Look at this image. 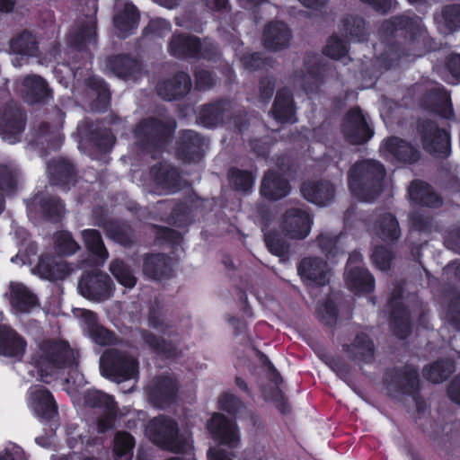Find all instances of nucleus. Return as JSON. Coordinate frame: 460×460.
<instances>
[{
    "label": "nucleus",
    "mask_w": 460,
    "mask_h": 460,
    "mask_svg": "<svg viewBox=\"0 0 460 460\" xmlns=\"http://www.w3.org/2000/svg\"><path fill=\"white\" fill-rule=\"evenodd\" d=\"M27 208L38 211L45 220L56 223L62 218L65 206L59 197L39 191L27 202Z\"/></svg>",
    "instance_id": "4468645a"
},
{
    "label": "nucleus",
    "mask_w": 460,
    "mask_h": 460,
    "mask_svg": "<svg viewBox=\"0 0 460 460\" xmlns=\"http://www.w3.org/2000/svg\"><path fill=\"white\" fill-rule=\"evenodd\" d=\"M385 383L391 396L412 394L419 387L418 372L411 367L393 369L385 374Z\"/></svg>",
    "instance_id": "9d476101"
},
{
    "label": "nucleus",
    "mask_w": 460,
    "mask_h": 460,
    "mask_svg": "<svg viewBox=\"0 0 460 460\" xmlns=\"http://www.w3.org/2000/svg\"><path fill=\"white\" fill-rule=\"evenodd\" d=\"M291 32L287 25L281 22L269 23L263 33V44L271 50H280L288 46Z\"/></svg>",
    "instance_id": "2f4dec72"
},
{
    "label": "nucleus",
    "mask_w": 460,
    "mask_h": 460,
    "mask_svg": "<svg viewBox=\"0 0 460 460\" xmlns=\"http://www.w3.org/2000/svg\"><path fill=\"white\" fill-rule=\"evenodd\" d=\"M68 48L76 51H85L98 41L97 22L94 20L84 21L71 30L66 37Z\"/></svg>",
    "instance_id": "a211bd4d"
},
{
    "label": "nucleus",
    "mask_w": 460,
    "mask_h": 460,
    "mask_svg": "<svg viewBox=\"0 0 460 460\" xmlns=\"http://www.w3.org/2000/svg\"><path fill=\"white\" fill-rule=\"evenodd\" d=\"M139 20L140 13L131 2H125L122 8L117 6L112 18L117 37L125 40L133 35L137 29Z\"/></svg>",
    "instance_id": "dca6fc26"
},
{
    "label": "nucleus",
    "mask_w": 460,
    "mask_h": 460,
    "mask_svg": "<svg viewBox=\"0 0 460 460\" xmlns=\"http://www.w3.org/2000/svg\"><path fill=\"white\" fill-rule=\"evenodd\" d=\"M230 181L236 190L243 192L248 191L253 184L252 175L246 171H241L238 169L231 170Z\"/></svg>",
    "instance_id": "052dcab7"
},
{
    "label": "nucleus",
    "mask_w": 460,
    "mask_h": 460,
    "mask_svg": "<svg viewBox=\"0 0 460 460\" xmlns=\"http://www.w3.org/2000/svg\"><path fill=\"white\" fill-rule=\"evenodd\" d=\"M345 32L351 38L360 41L367 33L366 24L362 18L358 16H348L343 20Z\"/></svg>",
    "instance_id": "6e6d98bb"
},
{
    "label": "nucleus",
    "mask_w": 460,
    "mask_h": 460,
    "mask_svg": "<svg viewBox=\"0 0 460 460\" xmlns=\"http://www.w3.org/2000/svg\"><path fill=\"white\" fill-rule=\"evenodd\" d=\"M373 234L386 242L397 240L401 235L397 219L390 213L381 215L373 227Z\"/></svg>",
    "instance_id": "37998d69"
},
{
    "label": "nucleus",
    "mask_w": 460,
    "mask_h": 460,
    "mask_svg": "<svg viewBox=\"0 0 460 460\" xmlns=\"http://www.w3.org/2000/svg\"><path fill=\"white\" fill-rule=\"evenodd\" d=\"M79 293L88 300L102 302L113 296L111 277L100 270L84 271L78 282Z\"/></svg>",
    "instance_id": "423d86ee"
},
{
    "label": "nucleus",
    "mask_w": 460,
    "mask_h": 460,
    "mask_svg": "<svg viewBox=\"0 0 460 460\" xmlns=\"http://www.w3.org/2000/svg\"><path fill=\"white\" fill-rule=\"evenodd\" d=\"M297 270L308 286H325L330 279L331 270L326 261L319 257L304 258Z\"/></svg>",
    "instance_id": "2eb2a0df"
},
{
    "label": "nucleus",
    "mask_w": 460,
    "mask_h": 460,
    "mask_svg": "<svg viewBox=\"0 0 460 460\" xmlns=\"http://www.w3.org/2000/svg\"><path fill=\"white\" fill-rule=\"evenodd\" d=\"M219 404L222 410L231 413L236 414L243 407L242 402L234 395L231 394H225L219 400Z\"/></svg>",
    "instance_id": "774afa93"
},
{
    "label": "nucleus",
    "mask_w": 460,
    "mask_h": 460,
    "mask_svg": "<svg viewBox=\"0 0 460 460\" xmlns=\"http://www.w3.org/2000/svg\"><path fill=\"white\" fill-rule=\"evenodd\" d=\"M150 176L162 190L168 193L178 191L182 185L177 170L167 164L154 165L150 170Z\"/></svg>",
    "instance_id": "a878e982"
},
{
    "label": "nucleus",
    "mask_w": 460,
    "mask_h": 460,
    "mask_svg": "<svg viewBox=\"0 0 460 460\" xmlns=\"http://www.w3.org/2000/svg\"><path fill=\"white\" fill-rule=\"evenodd\" d=\"M438 96V102L436 104V111L446 119L451 118L453 115V109L451 106L449 94L444 90H439Z\"/></svg>",
    "instance_id": "338daca9"
},
{
    "label": "nucleus",
    "mask_w": 460,
    "mask_h": 460,
    "mask_svg": "<svg viewBox=\"0 0 460 460\" xmlns=\"http://www.w3.org/2000/svg\"><path fill=\"white\" fill-rule=\"evenodd\" d=\"M150 439L160 447L172 453L186 452L189 440L179 435L177 423L165 417L155 418L149 424Z\"/></svg>",
    "instance_id": "39448f33"
},
{
    "label": "nucleus",
    "mask_w": 460,
    "mask_h": 460,
    "mask_svg": "<svg viewBox=\"0 0 460 460\" xmlns=\"http://www.w3.org/2000/svg\"><path fill=\"white\" fill-rule=\"evenodd\" d=\"M100 226L107 238L125 248L132 247L136 242L134 229L124 220L116 218L114 222H107Z\"/></svg>",
    "instance_id": "b1692460"
},
{
    "label": "nucleus",
    "mask_w": 460,
    "mask_h": 460,
    "mask_svg": "<svg viewBox=\"0 0 460 460\" xmlns=\"http://www.w3.org/2000/svg\"><path fill=\"white\" fill-rule=\"evenodd\" d=\"M204 151L203 139L192 130H186L182 132L180 139V155L189 160H199L202 156Z\"/></svg>",
    "instance_id": "4c0bfd02"
},
{
    "label": "nucleus",
    "mask_w": 460,
    "mask_h": 460,
    "mask_svg": "<svg viewBox=\"0 0 460 460\" xmlns=\"http://www.w3.org/2000/svg\"><path fill=\"white\" fill-rule=\"evenodd\" d=\"M374 344L364 333L358 334L348 347V352L355 359L369 362L374 357Z\"/></svg>",
    "instance_id": "c03bdc74"
},
{
    "label": "nucleus",
    "mask_w": 460,
    "mask_h": 460,
    "mask_svg": "<svg viewBox=\"0 0 460 460\" xmlns=\"http://www.w3.org/2000/svg\"><path fill=\"white\" fill-rule=\"evenodd\" d=\"M344 280L348 288L355 293L370 292L375 286L373 277L361 265L347 266Z\"/></svg>",
    "instance_id": "cd10ccee"
},
{
    "label": "nucleus",
    "mask_w": 460,
    "mask_h": 460,
    "mask_svg": "<svg viewBox=\"0 0 460 460\" xmlns=\"http://www.w3.org/2000/svg\"><path fill=\"white\" fill-rule=\"evenodd\" d=\"M452 371L453 367L450 361L439 360L425 367L423 376L432 383L438 384L447 378Z\"/></svg>",
    "instance_id": "3c124183"
},
{
    "label": "nucleus",
    "mask_w": 460,
    "mask_h": 460,
    "mask_svg": "<svg viewBox=\"0 0 460 460\" xmlns=\"http://www.w3.org/2000/svg\"><path fill=\"white\" fill-rule=\"evenodd\" d=\"M52 114L55 116L54 124L48 121H42L37 129V136L49 143L48 146L52 150H58L62 143L59 130L63 127L66 113L58 106L52 110Z\"/></svg>",
    "instance_id": "393cba45"
},
{
    "label": "nucleus",
    "mask_w": 460,
    "mask_h": 460,
    "mask_svg": "<svg viewBox=\"0 0 460 460\" xmlns=\"http://www.w3.org/2000/svg\"><path fill=\"white\" fill-rule=\"evenodd\" d=\"M27 342L11 327L0 326V353L8 358L21 360L25 354Z\"/></svg>",
    "instance_id": "5701e85b"
},
{
    "label": "nucleus",
    "mask_w": 460,
    "mask_h": 460,
    "mask_svg": "<svg viewBox=\"0 0 460 460\" xmlns=\"http://www.w3.org/2000/svg\"><path fill=\"white\" fill-rule=\"evenodd\" d=\"M383 155L388 159L414 163L419 160L420 153L406 141L393 137L385 139L380 148Z\"/></svg>",
    "instance_id": "4be33fe9"
},
{
    "label": "nucleus",
    "mask_w": 460,
    "mask_h": 460,
    "mask_svg": "<svg viewBox=\"0 0 460 460\" xmlns=\"http://www.w3.org/2000/svg\"><path fill=\"white\" fill-rule=\"evenodd\" d=\"M223 108L220 104L202 106L199 111V121L207 128H214L223 119Z\"/></svg>",
    "instance_id": "864d4df0"
},
{
    "label": "nucleus",
    "mask_w": 460,
    "mask_h": 460,
    "mask_svg": "<svg viewBox=\"0 0 460 460\" xmlns=\"http://www.w3.org/2000/svg\"><path fill=\"white\" fill-rule=\"evenodd\" d=\"M373 261L380 270H387L391 267L393 254L384 246H377L372 255Z\"/></svg>",
    "instance_id": "e2e57ef3"
},
{
    "label": "nucleus",
    "mask_w": 460,
    "mask_h": 460,
    "mask_svg": "<svg viewBox=\"0 0 460 460\" xmlns=\"http://www.w3.org/2000/svg\"><path fill=\"white\" fill-rule=\"evenodd\" d=\"M313 224L314 221L309 212L296 207L284 212L279 226L288 238L303 240L309 235Z\"/></svg>",
    "instance_id": "0eeeda50"
},
{
    "label": "nucleus",
    "mask_w": 460,
    "mask_h": 460,
    "mask_svg": "<svg viewBox=\"0 0 460 460\" xmlns=\"http://www.w3.org/2000/svg\"><path fill=\"white\" fill-rule=\"evenodd\" d=\"M10 305L17 313H29L38 305V297L24 285L17 283L10 287Z\"/></svg>",
    "instance_id": "f704fd0d"
},
{
    "label": "nucleus",
    "mask_w": 460,
    "mask_h": 460,
    "mask_svg": "<svg viewBox=\"0 0 460 460\" xmlns=\"http://www.w3.org/2000/svg\"><path fill=\"white\" fill-rule=\"evenodd\" d=\"M86 86L93 95L91 109L96 112H104L111 105V93L106 81L93 75L86 80Z\"/></svg>",
    "instance_id": "c756f323"
},
{
    "label": "nucleus",
    "mask_w": 460,
    "mask_h": 460,
    "mask_svg": "<svg viewBox=\"0 0 460 460\" xmlns=\"http://www.w3.org/2000/svg\"><path fill=\"white\" fill-rule=\"evenodd\" d=\"M385 175L383 165L374 160L357 163L349 173V188L354 196L363 201H371L381 191V181Z\"/></svg>",
    "instance_id": "7ed1b4c3"
},
{
    "label": "nucleus",
    "mask_w": 460,
    "mask_h": 460,
    "mask_svg": "<svg viewBox=\"0 0 460 460\" xmlns=\"http://www.w3.org/2000/svg\"><path fill=\"white\" fill-rule=\"evenodd\" d=\"M342 130L345 137L352 144L365 143L372 137L371 129L358 109H353L347 114Z\"/></svg>",
    "instance_id": "aec40b11"
},
{
    "label": "nucleus",
    "mask_w": 460,
    "mask_h": 460,
    "mask_svg": "<svg viewBox=\"0 0 460 460\" xmlns=\"http://www.w3.org/2000/svg\"><path fill=\"white\" fill-rule=\"evenodd\" d=\"M146 275L157 281L172 275V260L163 254H155L146 259Z\"/></svg>",
    "instance_id": "58836bf2"
},
{
    "label": "nucleus",
    "mask_w": 460,
    "mask_h": 460,
    "mask_svg": "<svg viewBox=\"0 0 460 460\" xmlns=\"http://www.w3.org/2000/svg\"><path fill=\"white\" fill-rule=\"evenodd\" d=\"M85 406L114 413L117 403L114 397L99 390H89L84 395Z\"/></svg>",
    "instance_id": "49530a36"
},
{
    "label": "nucleus",
    "mask_w": 460,
    "mask_h": 460,
    "mask_svg": "<svg viewBox=\"0 0 460 460\" xmlns=\"http://www.w3.org/2000/svg\"><path fill=\"white\" fill-rule=\"evenodd\" d=\"M265 242L270 252L279 257H285L289 251V243L277 233L265 235Z\"/></svg>",
    "instance_id": "4d7b16f0"
},
{
    "label": "nucleus",
    "mask_w": 460,
    "mask_h": 460,
    "mask_svg": "<svg viewBox=\"0 0 460 460\" xmlns=\"http://www.w3.org/2000/svg\"><path fill=\"white\" fill-rule=\"evenodd\" d=\"M20 172L18 169L0 164V191L5 195H13L18 190Z\"/></svg>",
    "instance_id": "8fccbe9b"
},
{
    "label": "nucleus",
    "mask_w": 460,
    "mask_h": 460,
    "mask_svg": "<svg viewBox=\"0 0 460 460\" xmlns=\"http://www.w3.org/2000/svg\"><path fill=\"white\" fill-rule=\"evenodd\" d=\"M26 115L13 101L0 104V135L13 143L23 132Z\"/></svg>",
    "instance_id": "6e6552de"
},
{
    "label": "nucleus",
    "mask_w": 460,
    "mask_h": 460,
    "mask_svg": "<svg viewBox=\"0 0 460 460\" xmlns=\"http://www.w3.org/2000/svg\"><path fill=\"white\" fill-rule=\"evenodd\" d=\"M100 372L104 378L120 384L137 376L138 362L127 351L110 348L100 358Z\"/></svg>",
    "instance_id": "20e7f679"
},
{
    "label": "nucleus",
    "mask_w": 460,
    "mask_h": 460,
    "mask_svg": "<svg viewBox=\"0 0 460 460\" xmlns=\"http://www.w3.org/2000/svg\"><path fill=\"white\" fill-rule=\"evenodd\" d=\"M289 191L288 181L274 171H269L262 181L261 192L269 199L277 200L284 198Z\"/></svg>",
    "instance_id": "c9c22d12"
},
{
    "label": "nucleus",
    "mask_w": 460,
    "mask_h": 460,
    "mask_svg": "<svg viewBox=\"0 0 460 460\" xmlns=\"http://www.w3.org/2000/svg\"><path fill=\"white\" fill-rule=\"evenodd\" d=\"M110 271L118 283L126 288H132L137 284V278L129 265L121 259H115L110 264Z\"/></svg>",
    "instance_id": "de8ad7c7"
},
{
    "label": "nucleus",
    "mask_w": 460,
    "mask_h": 460,
    "mask_svg": "<svg viewBox=\"0 0 460 460\" xmlns=\"http://www.w3.org/2000/svg\"><path fill=\"white\" fill-rule=\"evenodd\" d=\"M128 121L114 112L102 119L85 118L78 125L86 146L95 155L111 153L117 141L116 135L123 137L128 134Z\"/></svg>",
    "instance_id": "f257e3e1"
},
{
    "label": "nucleus",
    "mask_w": 460,
    "mask_h": 460,
    "mask_svg": "<svg viewBox=\"0 0 460 460\" xmlns=\"http://www.w3.org/2000/svg\"><path fill=\"white\" fill-rule=\"evenodd\" d=\"M318 316L325 324L332 325L336 322V307L332 301L321 304L317 309Z\"/></svg>",
    "instance_id": "69168bd1"
},
{
    "label": "nucleus",
    "mask_w": 460,
    "mask_h": 460,
    "mask_svg": "<svg viewBox=\"0 0 460 460\" xmlns=\"http://www.w3.org/2000/svg\"><path fill=\"white\" fill-rule=\"evenodd\" d=\"M9 47L13 53L32 57L38 50V42L31 32L24 31L10 40Z\"/></svg>",
    "instance_id": "a18cd8bd"
},
{
    "label": "nucleus",
    "mask_w": 460,
    "mask_h": 460,
    "mask_svg": "<svg viewBox=\"0 0 460 460\" xmlns=\"http://www.w3.org/2000/svg\"><path fill=\"white\" fill-rule=\"evenodd\" d=\"M208 429L216 440L229 447H235L240 439L235 423L221 413L213 414L208 423Z\"/></svg>",
    "instance_id": "412c9836"
},
{
    "label": "nucleus",
    "mask_w": 460,
    "mask_h": 460,
    "mask_svg": "<svg viewBox=\"0 0 460 460\" xmlns=\"http://www.w3.org/2000/svg\"><path fill=\"white\" fill-rule=\"evenodd\" d=\"M172 127L171 125H165L160 120L153 119L146 122V136L148 135V143L153 139L157 144H162L171 135Z\"/></svg>",
    "instance_id": "5fc2aeb1"
},
{
    "label": "nucleus",
    "mask_w": 460,
    "mask_h": 460,
    "mask_svg": "<svg viewBox=\"0 0 460 460\" xmlns=\"http://www.w3.org/2000/svg\"><path fill=\"white\" fill-rule=\"evenodd\" d=\"M135 447V438L128 431L116 432L113 439V453L118 457L131 458Z\"/></svg>",
    "instance_id": "603ef678"
},
{
    "label": "nucleus",
    "mask_w": 460,
    "mask_h": 460,
    "mask_svg": "<svg viewBox=\"0 0 460 460\" xmlns=\"http://www.w3.org/2000/svg\"><path fill=\"white\" fill-rule=\"evenodd\" d=\"M339 237L331 234H321L317 237V242L321 249L328 254L335 256L338 252Z\"/></svg>",
    "instance_id": "0e129e2a"
},
{
    "label": "nucleus",
    "mask_w": 460,
    "mask_h": 460,
    "mask_svg": "<svg viewBox=\"0 0 460 460\" xmlns=\"http://www.w3.org/2000/svg\"><path fill=\"white\" fill-rule=\"evenodd\" d=\"M21 85L22 99L30 105H43L54 98L53 90L41 75H27L22 78Z\"/></svg>",
    "instance_id": "f8f14e48"
},
{
    "label": "nucleus",
    "mask_w": 460,
    "mask_h": 460,
    "mask_svg": "<svg viewBox=\"0 0 460 460\" xmlns=\"http://www.w3.org/2000/svg\"><path fill=\"white\" fill-rule=\"evenodd\" d=\"M409 196L412 201L427 207H438L442 203L440 197L429 185L422 181L411 182L409 187Z\"/></svg>",
    "instance_id": "79ce46f5"
},
{
    "label": "nucleus",
    "mask_w": 460,
    "mask_h": 460,
    "mask_svg": "<svg viewBox=\"0 0 460 460\" xmlns=\"http://www.w3.org/2000/svg\"><path fill=\"white\" fill-rule=\"evenodd\" d=\"M440 22L443 23L449 31L460 28V6H446L442 11Z\"/></svg>",
    "instance_id": "bf43d9fd"
},
{
    "label": "nucleus",
    "mask_w": 460,
    "mask_h": 460,
    "mask_svg": "<svg viewBox=\"0 0 460 460\" xmlns=\"http://www.w3.org/2000/svg\"><path fill=\"white\" fill-rule=\"evenodd\" d=\"M398 298L399 297L393 296L389 301L392 307L391 326L393 332L397 337L404 339L411 332V323L408 314L406 313L402 304L398 301Z\"/></svg>",
    "instance_id": "ea45409f"
},
{
    "label": "nucleus",
    "mask_w": 460,
    "mask_h": 460,
    "mask_svg": "<svg viewBox=\"0 0 460 460\" xmlns=\"http://www.w3.org/2000/svg\"><path fill=\"white\" fill-rule=\"evenodd\" d=\"M83 320L90 338L97 344L109 345L113 342L114 333L98 323L97 314L90 310L83 314Z\"/></svg>",
    "instance_id": "e433bc0d"
},
{
    "label": "nucleus",
    "mask_w": 460,
    "mask_h": 460,
    "mask_svg": "<svg viewBox=\"0 0 460 460\" xmlns=\"http://www.w3.org/2000/svg\"><path fill=\"white\" fill-rule=\"evenodd\" d=\"M31 407L39 420L49 425L51 431L58 427V411L51 392L44 386L36 388L31 394Z\"/></svg>",
    "instance_id": "1a4fd4ad"
},
{
    "label": "nucleus",
    "mask_w": 460,
    "mask_h": 460,
    "mask_svg": "<svg viewBox=\"0 0 460 460\" xmlns=\"http://www.w3.org/2000/svg\"><path fill=\"white\" fill-rule=\"evenodd\" d=\"M47 172L51 185L68 190L77 182V170L75 164L66 158L58 157L49 160Z\"/></svg>",
    "instance_id": "ddd939ff"
},
{
    "label": "nucleus",
    "mask_w": 460,
    "mask_h": 460,
    "mask_svg": "<svg viewBox=\"0 0 460 460\" xmlns=\"http://www.w3.org/2000/svg\"><path fill=\"white\" fill-rule=\"evenodd\" d=\"M37 268L41 278L50 281L63 280L72 272L67 262L51 255L40 256Z\"/></svg>",
    "instance_id": "7c9ffc66"
},
{
    "label": "nucleus",
    "mask_w": 460,
    "mask_h": 460,
    "mask_svg": "<svg viewBox=\"0 0 460 460\" xmlns=\"http://www.w3.org/2000/svg\"><path fill=\"white\" fill-rule=\"evenodd\" d=\"M54 249L59 256H71L80 250L79 243L66 230L57 231L53 236Z\"/></svg>",
    "instance_id": "09e8293b"
},
{
    "label": "nucleus",
    "mask_w": 460,
    "mask_h": 460,
    "mask_svg": "<svg viewBox=\"0 0 460 460\" xmlns=\"http://www.w3.org/2000/svg\"><path fill=\"white\" fill-rule=\"evenodd\" d=\"M169 49L176 57L192 56L200 52L204 58H211V55L208 53V44H200L199 40L193 36H174L170 43Z\"/></svg>",
    "instance_id": "c85d7f7f"
},
{
    "label": "nucleus",
    "mask_w": 460,
    "mask_h": 460,
    "mask_svg": "<svg viewBox=\"0 0 460 460\" xmlns=\"http://www.w3.org/2000/svg\"><path fill=\"white\" fill-rule=\"evenodd\" d=\"M191 88V80L186 73L181 72L167 81L160 83L157 87V93L167 101L175 100L186 95Z\"/></svg>",
    "instance_id": "bb28decb"
},
{
    "label": "nucleus",
    "mask_w": 460,
    "mask_h": 460,
    "mask_svg": "<svg viewBox=\"0 0 460 460\" xmlns=\"http://www.w3.org/2000/svg\"><path fill=\"white\" fill-rule=\"evenodd\" d=\"M418 130L426 151L436 156H447L449 154L448 134L438 128L436 123L420 122Z\"/></svg>",
    "instance_id": "9b49d317"
},
{
    "label": "nucleus",
    "mask_w": 460,
    "mask_h": 460,
    "mask_svg": "<svg viewBox=\"0 0 460 460\" xmlns=\"http://www.w3.org/2000/svg\"><path fill=\"white\" fill-rule=\"evenodd\" d=\"M35 367L45 383L56 372L77 365L75 353L66 341L49 339L40 344V352L33 358Z\"/></svg>",
    "instance_id": "f03ea898"
},
{
    "label": "nucleus",
    "mask_w": 460,
    "mask_h": 460,
    "mask_svg": "<svg viewBox=\"0 0 460 460\" xmlns=\"http://www.w3.org/2000/svg\"><path fill=\"white\" fill-rule=\"evenodd\" d=\"M81 235L85 249L95 264L103 265L109 257V252L100 231L92 228L84 229Z\"/></svg>",
    "instance_id": "473e14b6"
},
{
    "label": "nucleus",
    "mask_w": 460,
    "mask_h": 460,
    "mask_svg": "<svg viewBox=\"0 0 460 460\" xmlns=\"http://www.w3.org/2000/svg\"><path fill=\"white\" fill-rule=\"evenodd\" d=\"M146 343L155 352L164 355L165 357H174L177 355L176 346L171 342H167L164 339L150 334L146 336Z\"/></svg>",
    "instance_id": "13d9d810"
},
{
    "label": "nucleus",
    "mask_w": 460,
    "mask_h": 460,
    "mask_svg": "<svg viewBox=\"0 0 460 460\" xmlns=\"http://www.w3.org/2000/svg\"><path fill=\"white\" fill-rule=\"evenodd\" d=\"M179 384L173 375H166L158 377L150 389V402L158 408H165L171 405L176 397Z\"/></svg>",
    "instance_id": "f3484780"
},
{
    "label": "nucleus",
    "mask_w": 460,
    "mask_h": 460,
    "mask_svg": "<svg viewBox=\"0 0 460 460\" xmlns=\"http://www.w3.org/2000/svg\"><path fill=\"white\" fill-rule=\"evenodd\" d=\"M301 192L309 202L325 206L332 200L335 190L329 181L306 182L303 184Z\"/></svg>",
    "instance_id": "72a5a7b5"
},
{
    "label": "nucleus",
    "mask_w": 460,
    "mask_h": 460,
    "mask_svg": "<svg viewBox=\"0 0 460 460\" xmlns=\"http://www.w3.org/2000/svg\"><path fill=\"white\" fill-rule=\"evenodd\" d=\"M272 114L279 122L295 121L294 102L289 90L281 89L277 93Z\"/></svg>",
    "instance_id": "a19ab883"
},
{
    "label": "nucleus",
    "mask_w": 460,
    "mask_h": 460,
    "mask_svg": "<svg viewBox=\"0 0 460 460\" xmlns=\"http://www.w3.org/2000/svg\"><path fill=\"white\" fill-rule=\"evenodd\" d=\"M347 52V44L337 37H331L323 49V53L333 59H340L345 57Z\"/></svg>",
    "instance_id": "680f3d73"
},
{
    "label": "nucleus",
    "mask_w": 460,
    "mask_h": 460,
    "mask_svg": "<svg viewBox=\"0 0 460 460\" xmlns=\"http://www.w3.org/2000/svg\"><path fill=\"white\" fill-rule=\"evenodd\" d=\"M108 68L125 81H137L141 77V62L129 54H117L109 58Z\"/></svg>",
    "instance_id": "6ab92c4d"
}]
</instances>
